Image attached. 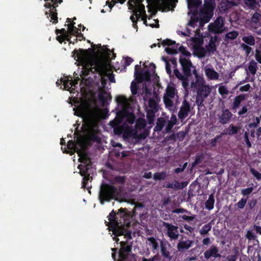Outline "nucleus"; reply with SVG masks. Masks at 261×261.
Wrapping results in <instances>:
<instances>
[{
  "mask_svg": "<svg viewBox=\"0 0 261 261\" xmlns=\"http://www.w3.org/2000/svg\"><path fill=\"white\" fill-rule=\"evenodd\" d=\"M67 147V148L69 149H74V150L77 152V154L78 152L80 151H83L86 154V153L84 151L78 149V148L76 147L75 144L74 143L72 140H69L68 141Z\"/></svg>",
  "mask_w": 261,
  "mask_h": 261,
  "instance_id": "nucleus-42",
  "label": "nucleus"
},
{
  "mask_svg": "<svg viewBox=\"0 0 261 261\" xmlns=\"http://www.w3.org/2000/svg\"><path fill=\"white\" fill-rule=\"evenodd\" d=\"M215 203L214 196L213 194L209 195L208 199L206 201L205 208L208 210H212L214 208Z\"/></svg>",
  "mask_w": 261,
  "mask_h": 261,
  "instance_id": "nucleus-28",
  "label": "nucleus"
},
{
  "mask_svg": "<svg viewBox=\"0 0 261 261\" xmlns=\"http://www.w3.org/2000/svg\"><path fill=\"white\" fill-rule=\"evenodd\" d=\"M167 176V174L166 172L162 171L161 172H156L154 174L153 178L154 180H164Z\"/></svg>",
  "mask_w": 261,
  "mask_h": 261,
  "instance_id": "nucleus-32",
  "label": "nucleus"
},
{
  "mask_svg": "<svg viewBox=\"0 0 261 261\" xmlns=\"http://www.w3.org/2000/svg\"><path fill=\"white\" fill-rule=\"evenodd\" d=\"M159 259L158 255H155L152 257L147 259L146 258L143 257L142 258V261H156Z\"/></svg>",
  "mask_w": 261,
  "mask_h": 261,
  "instance_id": "nucleus-64",
  "label": "nucleus"
},
{
  "mask_svg": "<svg viewBox=\"0 0 261 261\" xmlns=\"http://www.w3.org/2000/svg\"><path fill=\"white\" fill-rule=\"evenodd\" d=\"M109 64L107 61L98 60L88 64L86 68L88 72L98 73L101 76V83L104 87L106 85V80L104 76L107 75Z\"/></svg>",
  "mask_w": 261,
  "mask_h": 261,
  "instance_id": "nucleus-5",
  "label": "nucleus"
},
{
  "mask_svg": "<svg viewBox=\"0 0 261 261\" xmlns=\"http://www.w3.org/2000/svg\"><path fill=\"white\" fill-rule=\"evenodd\" d=\"M179 61L184 74L181 73L177 69H174V74L181 82L182 86L185 92H188L190 90L189 77L192 75L191 72H193V69L194 68H196L193 65L190 60L186 58L180 57Z\"/></svg>",
  "mask_w": 261,
  "mask_h": 261,
  "instance_id": "nucleus-3",
  "label": "nucleus"
},
{
  "mask_svg": "<svg viewBox=\"0 0 261 261\" xmlns=\"http://www.w3.org/2000/svg\"><path fill=\"white\" fill-rule=\"evenodd\" d=\"M241 129L240 126H236L233 124H231L229 125L228 127L225 129L224 133H222V135H234L237 134Z\"/></svg>",
  "mask_w": 261,
  "mask_h": 261,
  "instance_id": "nucleus-22",
  "label": "nucleus"
},
{
  "mask_svg": "<svg viewBox=\"0 0 261 261\" xmlns=\"http://www.w3.org/2000/svg\"><path fill=\"white\" fill-rule=\"evenodd\" d=\"M162 226L166 228V234L171 241L177 240L179 234L178 227L168 222H163Z\"/></svg>",
  "mask_w": 261,
  "mask_h": 261,
  "instance_id": "nucleus-11",
  "label": "nucleus"
},
{
  "mask_svg": "<svg viewBox=\"0 0 261 261\" xmlns=\"http://www.w3.org/2000/svg\"><path fill=\"white\" fill-rule=\"evenodd\" d=\"M260 16H261L259 13L258 12H255L251 17V20L253 22L256 23L259 21Z\"/></svg>",
  "mask_w": 261,
  "mask_h": 261,
  "instance_id": "nucleus-57",
  "label": "nucleus"
},
{
  "mask_svg": "<svg viewBox=\"0 0 261 261\" xmlns=\"http://www.w3.org/2000/svg\"><path fill=\"white\" fill-rule=\"evenodd\" d=\"M149 109L146 111V117L148 123L151 124L154 120L155 114L159 110L160 107L158 99L151 98L148 100Z\"/></svg>",
  "mask_w": 261,
  "mask_h": 261,
  "instance_id": "nucleus-10",
  "label": "nucleus"
},
{
  "mask_svg": "<svg viewBox=\"0 0 261 261\" xmlns=\"http://www.w3.org/2000/svg\"><path fill=\"white\" fill-rule=\"evenodd\" d=\"M180 236L181 238L177 244V249L179 252L182 253L189 249L194 244V242L188 239L184 235Z\"/></svg>",
  "mask_w": 261,
  "mask_h": 261,
  "instance_id": "nucleus-13",
  "label": "nucleus"
},
{
  "mask_svg": "<svg viewBox=\"0 0 261 261\" xmlns=\"http://www.w3.org/2000/svg\"><path fill=\"white\" fill-rule=\"evenodd\" d=\"M203 158H204V156H203V154H201L200 155H197L196 156V158H195L194 162L192 163V166L194 167L196 165H197V164L200 163L202 162Z\"/></svg>",
  "mask_w": 261,
  "mask_h": 261,
  "instance_id": "nucleus-52",
  "label": "nucleus"
},
{
  "mask_svg": "<svg viewBox=\"0 0 261 261\" xmlns=\"http://www.w3.org/2000/svg\"><path fill=\"white\" fill-rule=\"evenodd\" d=\"M146 126V120L142 118H139L136 120L135 127L137 129H142Z\"/></svg>",
  "mask_w": 261,
  "mask_h": 261,
  "instance_id": "nucleus-30",
  "label": "nucleus"
},
{
  "mask_svg": "<svg viewBox=\"0 0 261 261\" xmlns=\"http://www.w3.org/2000/svg\"><path fill=\"white\" fill-rule=\"evenodd\" d=\"M218 92L221 95H227L229 93L227 87L225 86H220L218 88Z\"/></svg>",
  "mask_w": 261,
  "mask_h": 261,
  "instance_id": "nucleus-49",
  "label": "nucleus"
},
{
  "mask_svg": "<svg viewBox=\"0 0 261 261\" xmlns=\"http://www.w3.org/2000/svg\"><path fill=\"white\" fill-rule=\"evenodd\" d=\"M162 44L163 46H172V47H167L165 48L166 52L169 55H175L178 53V47L179 44H176L175 41L171 40L169 39H166L162 41Z\"/></svg>",
  "mask_w": 261,
  "mask_h": 261,
  "instance_id": "nucleus-15",
  "label": "nucleus"
},
{
  "mask_svg": "<svg viewBox=\"0 0 261 261\" xmlns=\"http://www.w3.org/2000/svg\"><path fill=\"white\" fill-rule=\"evenodd\" d=\"M212 226L210 223H207L204 225L200 230L199 232L200 234L204 236L208 233V232L211 230Z\"/></svg>",
  "mask_w": 261,
  "mask_h": 261,
  "instance_id": "nucleus-39",
  "label": "nucleus"
},
{
  "mask_svg": "<svg viewBox=\"0 0 261 261\" xmlns=\"http://www.w3.org/2000/svg\"><path fill=\"white\" fill-rule=\"evenodd\" d=\"M239 32L237 31H233L225 34L223 39L225 42H228L230 40H233L239 36Z\"/></svg>",
  "mask_w": 261,
  "mask_h": 261,
  "instance_id": "nucleus-27",
  "label": "nucleus"
},
{
  "mask_svg": "<svg viewBox=\"0 0 261 261\" xmlns=\"http://www.w3.org/2000/svg\"><path fill=\"white\" fill-rule=\"evenodd\" d=\"M193 74L194 75L195 77V81H192L191 83L190 86H189L190 88H194L195 90L198 87H200L204 84H205V81L202 76V75H200L198 73V72L196 69H193Z\"/></svg>",
  "mask_w": 261,
  "mask_h": 261,
  "instance_id": "nucleus-16",
  "label": "nucleus"
},
{
  "mask_svg": "<svg viewBox=\"0 0 261 261\" xmlns=\"http://www.w3.org/2000/svg\"><path fill=\"white\" fill-rule=\"evenodd\" d=\"M248 111V106L244 105L242 108L238 111V115L239 116H242V117H244V115L246 114Z\"/></svg>",
  "mask_w": 261,
  "mask_h": 261,
  "instance_id": "nucleus-47",
  "label": "nucleus"
},
{
  "mask_svg": "<svg viewBox=\"0 0 261 261\" xmlns=\"http://www.w3.org/2000/svg\"><path fill=\"white\" fill-rule=\"evenodd\" d=\"M241 46L246 51L247 55H249L252 50L251 47L244 43L241 44Z\"/></svg>",
  "mask_w": 261,
  "mask_h": 261,
  "instance_id": "nucleus-60",
  "label": "nucleus"
},
{
  "mask_svg": "<svg viewBox=\"0 0 261 261\" xmlns=\"http://www.w3.org/2000/svg\"><path fill=\"white\" fill-rule=\"evenodd\" d=\"M253 190V188L252 187L243 189L241 190V194L243 196H248L252 192Z\"/></svg>",
  "mask_w": 261,
  "mask_h": 261,
  "instance_id": "nucleus-55",
  "label": "nucleus"
},
{
  "mask_svg": "<svg viewBox=\"0 0 261 261\" xmlns=\"http://www.w3.org/2000/svg\"><path fill=\"white\" fill-rule=\"evenodd\" d=\"M166 94L168 97L173 98L175 95V89L173 87H168L166 90Z\"/></svg>",
  "mask_w": 261,
  "mask_h": 261,
  "instance_id": "nucleus-45",
  "label": "nucleus"
},
{
  "mask_svg": "<svg viewBox=\"0 0 261 261\" xmlns=\"http://www.w3.org/2000/svg\"><path fill=\"white\" fill-rule=\"evenodd\" d=\"M247 97V95L241 94L234 98L230 107V109L233 113L237 112V109L240 108L242 101L245 100Z\"/></svg>",
  "mask_w": 261,
  "mask_h": 261,
  "instance_id": "nucleus-19",
  "label": "nucleus"
},
{
  "mask_svg": "<svg viewBox=\"0 0 261 261\" xmlns=\"http://www.w3.org/2000/svg\"><path fill=\"white\" fill-rule=\"evenodd\" d=\"M250 172L258 180H261V173L254 168L250 169Z\"/></svg>",
  "mask_w": 261,
  "mask_h": 261,
  "instance_id": "nucleus-54",
  "label": "nucleus"
},
{
  "mask_svg": "<svg viewBox=\"0 0 261 261\" xmlns=\"http://www.w3.org/2000/svg\"><path fill=\"white\" fill-rule=\"evenodd\" d=\"M201 4V2L199 0H191L189 6H193V7L197 8Z\"/></svg>",
  "mask_w": 261,
  "mask_h": 261,
  "instance_id": "nucleus-59",
  "label": "nucleus"
},
{
  "mask_svg": "<svg viewBox=\"0 0 261 261\" xmlns=\"http://www.w3.org/2000/svg\"><path fill=\"white\" fill-rule=\"evenodd\" d=\"M194 53L199 58H203L206 56V49L202 46L194 47Z\"/></svg>",
  "mask_w": 261,
  "mask_h": 261,
  "instance_id": "nucleus-26",
  "label": "nucleus"
},
{
  "mask_svg": "<svg viewBox=\"0 0 261 261\" xmlns=\"http://www.w3.org/2000/svg\"><path fill=\"white\" fill-rule=\"evenodd\" d=\"M252 120L253 122L250 123L248 126L250 128H256L260 123V119L257 117H253Z\"/></svg>",
  "mask_w": 261,
  "mask_h": 261,
  "instance_id": "nucleus-44",
  "label": "nucleus"
},
{
  "mask_svg": "<svg viewBox=\"0 0 261 261\" xmlns=\"http://www.w3.org/2000/svg\"><path fill=\"white\" fill-rule=\"evenodd\" d=\"M165 123L166 121L163 118H159L158 120L156 125L155 126L156 130L159 131L162 130L165 124Z\"/></svg>",
  "mask_w": 261,
  "mask_h": 261,
  "instance_id": "nucleus-40",
  "label": "nucleus"
},
{
  "mask_svg": "<svg viewBox=\"0 0 261 261\" xmlns=\"http://www.w3.org/2000/svg\"><path fill=\"white\" fill-rule=\"evenodd\" d=\"M119 194L118 189L108 184L102 183L100 188L98 199L101 204L116 199Z\"/></svg>",
  "mask_w": 261,
  "mask_h": 261,
  "instance_id": "nucleus-6",
  "label": "nucleus"
},
{
  "mask_svg": "<svg viewBox=\"0 0 261 261\" xmlns=\"http://www.w3.org/2000/svg\"><path fill=\"white\" fill-rule=\"evenodd\" d=\"M106 95H107V92L105 90L98 94V99L102 102V105H105L107 101V96Z\"/></svg>",
  "mask_w": 261,
  "mask_h": 261,
  "instance_id": "nucleus-41",
  "label": "nucleus"
},
{
  "mask_svg": "<svg viewBox=\"0 0 261 261\" xmlns=\"http://www.w3.org/2000/svg\"><path fill=\"white\" fill-rule=\"evenodd\" d=\"M205 73L207 79L211 80H218L219 77L218 73L213 68H205Z\"/></svg>",
  "mask_w": 261,
  "mask_h": 261,
  "instance_id": "nucleus-23",
  "label": "nucleus"
},
{
  "mask_svg": "<svg viewBox=\"0 0 261 261\" xmlns=\"http://www.w3.org/2000/svg\"><path fill=\"white\" fill-rule=\"evenodd\" d=\"M75 22L68 24V33L71 35L75 36L79 32V29L74 26Z\"/></svg>",
  "mask_w": 261,
  "mask_h": 261,
  "instance_id": "nucleus-35",
  "label": "nucleus"
},
{
  "mask_svg": "<svg viewBox=\"0 0 261 261\" xmlns=\"http://www.w3.org/2000/svg\"><path fill=\"white\" fill-rule=\"evenodd\" d=\"M248 70L249 72L253 75L256 74L257 70V65L253 60H251L248 64Z\"/></svg>",
  "mask_w": 261,
  "mask_h": 261,
  "instance_id": "nucleus-31",
  "label": "nucleus"
},
{
  "mask_svg": "<svg viewBox=\"0 0 261 261\" xmlns=\"http://www.w3.org/2000/svg\"><path fill=\"white\" fill-rule=\"evenodd\" d=\"M164 60L166 63V72L168 74L170 75L172 72L171 69V65L170 64V63L167 61V60L166 59H164Z\"/></svg>",
  "mask_w": 261,
  "mask_h": 261,
  "instance_id": "nucleus-63",
  "label": "nucleus"
},
{
  "mask_svg": "<svg viewBox=\"0 0 261 261\" xmlns=\"http://www.w3.org/2000/svg\"><path fill=\"white\" fill-rule=\"evenodd\" d=\"M217 47L215 43V42L211 40L210 43L206 46V53L208 52L209 53L213 54L215 51H216Z\"/></svg>",
  "mask_w": 261,
  "mask_h": 261,
  "instance_id": "nucleus-36",
  "label": "nucleus"
},
{
  "mask_svg": "<svg viewBox=\"0 0 261 261\" xmlns=\"http://www.w3.org/2000/svg\"><path fill=\"white\" fill-rule=\"evenodd\" d=\"M248 199V197L246 198H242L236 204L238 207L240 209H242L244 207Z\"/></svg>",
  "mask_w": 261,
  "mask_h": 261,
  "instance_id": "nucleus-48",
  "label": "nucleus"
},
{
  "mask_svg": "<svg viewBox=\"0 0 261 261\" xmlns=\"http://www.w3.org/2000/svg\"><path fill=\"white\" fill-rule=\"evenodd\" d=\"M133 12L136 17L141 18L142 15L146 14L144 5L143 4L136 5V8Z\"/></svg>",
  "mask_w": 261,
  "mask_h": 261,
  "instance_id": "nucleus-24",
  "label": "nucleus"
},
{
  "mask_svg": "<svg viewBox=\"0 0 261 261\" xmlns=\"http://www.w3.org/2000/svg\"><path fill=\"white\" fill-rule=\"evenodd\" d=\"M227 27H225V19L222 16L218 17L213 23L208 25L210 32L215 34H220L227 31Z\"/></svg>",
  "mask_w": 261,
  "mask_h": 261,
  "instance_id": "nucleus-8",
  "label": "nucleus"
},
{
  "mask_svg": "<svg viewBox=\"0 0 261 261\" xmlns=\"http://www.w3.org/2000/svg\"><path fill=\"white\" fill-rule=\"evenodd\" d=\"M185 186H186V184H185L184 182H182V186H180L179 183L178 181H176L174 185L173 183H168L166 184L165 187L167 188L173 189L175 188L180 189L184 188Z\"/></svg>",
  "mask_w": 261,
  "mask_h": 261,
  "instance_id": "nucleus-43",
  "label": "nucleus"
},
{
  "mask_svg": "<svg viewBox=\"0 0 261 261\" xmlns=\"http://www.w3.org/2000/svg\"><path fill=\"white\" fill-rule=\"evenodd\" d=\"M130 90L133 95H135L138 93V87L136 83L133 81L130 85Z\"/></svg>",
  "mask_w": 261,
  "mask_h": 261,
  "instance_id": "nucleus-51",
  "label": "nucleus"
},
{
  "mask_svg": "<svg viewBox=\"0 0 261 261\" xmlns=\"http://www.w3.org/2000/svg\"><path fill=\"white\" fill-rule=\"evenodd\" d=\"M61 82L63 83L64 89L69 90L71 87L73 86H74L75 84H77V82L74 83L72 80H69L68 79H63L61 80Z\"/></svg>",
  "mask_w": 261,
  "mask_h": 261,
  "instance_id": "nucleus-33",
  "label": "nucleus"
},
{
  "mask_svg": "<svg viewBox=\"0 0 261 261\" xmlns=\"http://www.w3.org/2000/svg\"><path fill=\"white\" fill-rule=\"evenodd\" d=\"M135 76L136 79L139 83L143 81L149 82L150 81L151 74L149 71L146 70L144 72L141 69L140 65H136L135 67Z\"/></svg>",
  "mask_w": 261,
  "mask_h": 261,
  "instance_id": "nucleus-12",
  "label": "nucleus"
},
{
  "mask_svg": "<svg viewBox=\"0 0 261 261\" xmlns=\"http://www.w3.org/2000/svg\"><path fill=\"white\" fill-rule=\"evenodd\" d=\"M204 256L206 260H208L211 257H220L221 254L219 253L218 248L215 245H212L204 252Z\"/></svg>",
  "mask_w": 261,
  "mask_h": 261,
  "instance_id": "nucleus-20",
  "label": "nucleus"
},
{
  "mask_svg": "<svg viewBox=\"0 0 261 261\" xmlns=\"http://www.w3.org/2000/svg\"><path fill=\"white\" fill-rule=\"evenodd\" d=\"M199 22L200 25H202L204 24L203 22H201V17L200 16V18H199L197 16H193L191 18L190 20L188 23V25L193 28L197 25V23Z\"/></svg>",
  "mask_w": 261,
  "mask_h": 261,
  "instance_id": "nucleus-34",
  "label": "nucleus"
},
{
  "mask_svg": "<svg viewBox=\"0 0 261 261\" xmlns=\"http://www.w3.org/2000/svg\"><path fill=\"white\" fill-rule=\"evenodd\" d=\"M78 155L80 157L79 161L82 163L77 167L80 170V174L83 177L82 188H86L88 181L92 179V177L90 176V170L92 169V164L91 159L85 152L80 151L78 152Z\"/></svg>",
  "mask_w": 261,
  "mask_h": 261,
  "instance_id": "nucleus-4",
  "label": "nucleus"
},
{
  "mask_svg": "<svg viewBox=\"0 0 261 261\" xmlns=\"http://www.w3.org/2000/svg\"><path fill=\"white\" fill-rule=\"evenodd\" d=\"M72 57L75 59L77 58L79 60H83L85 58L86 56V51L84 49L80 48L78 50L74 49L72 52Z\"/></svg>",
  "mask_w": 261,
  "mask_h": 261,
  "instance_id": "nucleus-25",
  "label": "nucleus"
},
{
  "mask_svg": "<svg viewBox=\"0 0 261 261\" xmlns=\"http://www.w3.org/2000/svg\"><path fill=\"white\" fill-rule=\"evenodd\" d=\"M244 139L245 142L247 147L250 148L252 146L251 143L249 139V133L247 132H245L244 134Z\"/></svg>",
  "mask_w": 261,
  "mask_h": 261,
  "instance_id": "nucleus-53",
  "label": "nucleus"
},
{
  "mask_svg": "<svg viewBox=\"0 0 261 261\" xmlns=\"http://www.w3.org/2000/svg\"><path fill=\"white\" fill-rule=\"evenodd\" d=\"M160 253L163 257V261H171L173 258L172 254V247L166 239H162L160 242Z\"/></svg>",
  "mask_w": 261,
  "mask_h": 261,
  "instance_id": "nucleus-9",
  "label": "nucleus"
},
{
  "mask_svg": "<svg viewBox=\"0 0 261 261\" xmlns=\"http://www.w3.org/2000/svg\"><path fill=\"white\" fill-rule=\"evenodd\" d=\"M120 249L119 250V261H125L129 252L132 251V246L127 242L121 241L120 243Z\"/></svg>",
  "mask_w": 261,
  "mask_h": 261,
  "instance_id": "nucleus-14",
  "label": "nucleus"
},
{
  "mask_svg": "<svg viewBox=\"0 0 261 261\" xmlns=\"http://www.w3.org/2000/svg\"><path fill=\"white\" fill-rule=\"evenodd\" d=\"M114 181L116 183L124 184L126 181V177L125 176H116L114 177Z\"/></svg>",
  "mask_w": 261,
  "mask_h": 261,
  "instance_id": "nucleus-46",
  "label": "nucleus"
},
{
  "mask_svg": "<svg viewBox=\"0 0 261 261\" xmlns=\"http://www.w3.org/2000/svg\"><path fill=\"white\" fill-rule=\"evenodd\" d=\"M196 90L198 96L203 98L206 97L208 95L210 92L209 87L206 85L205 84L198 87Z\"/></svg>",
  "mask_w": 261,
  "mask_h": 261,
  "instance_id": "nucleus-21",
  "label": "nucleus"
},
{
  "mask_svg": "<svg viewBox=\"0 0 261 261\" xmlns=\"http://www.w3.org/2000/svg\"><path fill=\"white\" fill-rule=\"evenodd\" d=\"M255 58L256 60L261 64V53L258 49L255 50Z\"/></svg>",
  "mask_w": 261,
  "mask_h": 261,
  "instance_id": "nucleus-62",
  "label": "nucleus"
},
{
  "mask_svg": "<svg viewBox=\"0 0 261 261\" xmlns=\"http://www.w3.org/2000/svg\"><path fill=\"white\" fill-rule=\"evenodd\" d=\"M219 122L223 125L228 123L232 117V114L228 109H223L218 115Z\"/></svg>",
  "mask_w": 261,
  "mask_h": 261,
  "instance_id": "nucleus-18",
  "label": "nucleus"
},
{
  "mask_svg": "<svg viewBox=\"0 0 261 261\" xmlns=\"http://www.w3.org/2000/svg\"><path fill=\"white\" fill-rule=\"evenodd\" d=\"M222 134L219 135H217L215 138L212 139L210 141V145L212 147H215L216 146L217 143H221L222 141Z\"/></svg>",
  "mask_w": 261,
  "mask_h": 261,
  "instance_id": "nucleus-37",
  "label": "nucleus"
},
{
  "mask_svg": "<svg viewBox=\"0 0 261 261\" xmlns=\"http://www.w3.org/2000/svg\"><path fill=\"white\" fill-rule=\"evenodd\" d=\"M242 40L249 45H254L255 44V39L252 35L248 36H244Z\"/></svg>",
  "mask_w": 261,
  "mask_h": 261,
  "instance_id": "nucleus-38",
  "label": "nucleus"
},
{
  "mask_svg": "<svg viewBox=\"0 0 261 261\" xmlns=\"http://www.w3.org/2000/svg\"><path fill=\"white\" fill-rule=\"evenodd\" d=\"M147 241L149 242V245L151 246L153 252L158 249L159 244L155 238L153 237H149L147 238Z\"/></svg>",
  "mask_w": 261,
  "mask_h": 261,
  "instance_id": "nucleus-29",
  "label": "nucleus"
},
{
  "mask_svg": "<svg viewBox=\"0 0 261 261\" xmlns=\"http://www.w3.org/2000/svg\"><path fill=\"white\" fill-rule=\"evenodd\" d=\"M216 6L215 0H204L203 7L200 10L199 16L201 22L207 23L212 18Z\"/></svg>",
  "mask_w": 261,
  "mask_h": 261,
  "instance_id": "nucleus-7",
  "label": "nucleus"
},
{
  "mask_svg": "<svg viewBox=\"0 0 261 261\" xmlns=\"http://www.w3.org/2000/svg\"><path fill=\"white\" fill-rule=\"evenodd\" d=\"M250 88L251 86L250 85V84H247L245 85L240 87L239 88V90L241 92H247L250 90Z\"/></svg>",
  "mask_w": 261,
  "mask_h": 261,
  "instance_id": "nucleus-61",
  "label": "nucleus"
},
{
  "mask_svg": "<svg viewBox=\"0 0 261 261\" xmlns=\"http://www.w3.org/2000/svg\"><path fill=\"white\" fill-rule=\"evenodd\" d=\"M178 50L183 55L186 56H189L191 55V54L189 51H188L186 48L184 47L183 46H180L178 48Z\"/></svg>",
  "mask_w": 261,
  "mask_h": 261,
  "instance_id": "nucleus-58",
  "label": "nucleus"
},
{
  "mask_svg": "<svg viewBox=\"0 0 261 261\" xmlns=\"http://www.w3.org/2000/svg\"><path fill=\"white\" fill-rule=\"evenodd\" d=\"M190 109V103L186 99L184 100L178 113V118L181 120L185 119L188 116Z\"/></svg>",
  "mask_w": 261,
  "mask_h": 261,
  "instance_id": "nucleus-17",
  "label": "nucleus"
},
{
  "mask_svg": "<svg viewBox=\"0 0 261 261\" xmlns=\"http://www.w3.org/2000/svg\"><path fill=\"white\" fill-rule=\"evenodd\" d=\"M108 218L109 221H105L106 225L114 236H124L127 239H132V231L127 229L133 221V217L130 212L122 207L119 208L117 213L113 210Z\"/></svg>",
  "mask_w": 261,
  "mask_h": 261,
  "instance_id": "nucleus-1",
  "label": "nucleus"
},
{
  "mask_svg": "<svg viewBox=\"0 0 261 261\" xmlns=\"http://www.w3.org/2000/svg\"><path fill=\"white\" fill-rule=\"evenodd\" d=\"M170 97H164V101L166 107H172L173 102Z\"/></svg>",
  "mask_w": 261,
  "mask_h": 261,
  "instance_id": "nucleus-56",
  "label": "nucleus"
},
{
  "mask_svg": "<svg viewBox=\"0 0 261 261\" xmlns=\"http://www.w3.org/2000/svg\"><path fill=\"white\" fill-rule=\"evenodd\" d=\"M76 114L78 116L83 118L84 124L87 130L90 132L96 131L98 127L100 120V113L99 110L94 108H89L87 110L80 108Z\"/></svg>",
  "mask_w": 261,
  "mask_h": 261,
  "instance_id": "nucleus-2",
  "label": "nucleus"
},
{
  "mask_svg": "<svg viewBox=\"0 0 261 261\" xmlns=\"http://www.w3.org/2000/svg\"><path fill=\"white\" fill-rule=\"evenodd\" d=\"M50 16L51 17V21H53V23H57L58 22V17L57 11L50 10Z\"/></svg>",
  "mask_w": 261,
  "mask_h": 261,
  "instance_id": "nucleus-50",
  "label": "nucleus"
}]
</instances>
